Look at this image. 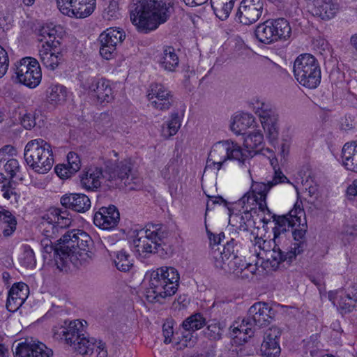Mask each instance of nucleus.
Returning a JSON list of instances; mask_svg holds the SVG:
<instances>
[{
  "instance_id": "nucleus-1",
  "label": "nucleus",
  "mask_w": 357,
  "mask_h": 357,
  "mask_svg": "<svg viewBox=\"0 0 357 357\" xmlns=\"http://www.w3.org/2000/svg\"><path fill=\"white\" fill-rule=\"evenodd\" d=\"M172 11V0H132L130 5L132 23L144 33L166 22Z\"/></svg>"
},
{
  "instance_id": "nucleus-2",
  "label": "nucleus",
  "mask_w": 357,
  "mask_h": 357,
  "mask_svg": "<svg viewBox=\"0 0 357 357\" xmlns=\"http://www.w3.org/2000/svg\"><path fill=\"white\" fill-rule=\"evenodd\" d=\"M61 245L56 250V257L62 260L68 259L75 266L82 265L91 259L93 252L91 249L93 242L91 236L82 230H72L67 231L61 237Z\"/></svg>"
},
{
  "instance_id": "nucleus-3",
  "label": "nucleus",
  "mask_w": 357,
  "mask_h": 357,
  "mask_svg": "<svg viewBox=\"0 0 357 357\" xmlns=\"http://www.w3.org/2000/svg\"><path fill=\"white\" fill-rule=\"evenodd\" d=\"M180 275L172 266H162L150 273L149 287L146 290L147 300L151 303L162 301L174 295L179 285Z\"/></svg>"
},
{
  "instance_id": "nucleus-4",
  "label": "nucleus",
  "mask_w": 357,
  "mask_h": 357,
  "mask_svg": "<svg viewBox=\"0 0 357 357\" xmlns=\"http://www.w3.org/2000/svg\"><path fill=\"white\" fill-rule=\"evenodd\" d=\"M133 164L130 159L114 162L107 160L105 162L103 178L108 182L112 188L129 187V190H135L141 187L140 178L135 177L132 174Z\"/></svg>"
},
{
  "instance_id": "nucleus-5",
  "label": "nucleus",
  "mask_w": 357,
  "mask_h": 357,
  "mask_svg": "<svg viewBox=\"0 0 357 357\" xmlns=\"http://www.w3.org/2000/svg\"><path fill=\"white\" fill-rule=\"evenodd\" d=\"M168 231L160 224H149L146 229L141 230L140 236L133 241L135 248L141 254H158L165 257L167 252L164 248V239L168 236Z\"/></svg>"
},
{
  "instance_id": "nucleus-6",
  "label": "nucleus",
  "mask_w": 357,
  "mask_h": 357,
  "mask_svg": "<svg viewBox=\"0 0 357 357\" xmlns=\"http://www.w3.org/2000/svg\"><path fill=\"white\" fill-rule=\"evenodd\" d=\"M24 158L29 167L38 174L48 172L54 164L51 145L40 138L31 140L26 144Z\"/></svg>"
},
{
  "instance_id": "nucleus-7",
  "label": "nucleus",
  "mask_w": 357,
  "mask_h": 357,
  "mask_svg": "<svg viewBox=\"0 0 357 357\" xmlns=\"http://www.w3.org/2000/svg\"><path fill=\"white\" fill-rule=\"evenodd\" d=\"M293 72L297 82L306 88L315 89L320 84V67L312 54L298 56L294 61Z\"/></svg>"
},
{
  "instance_id": "nucleus-8",
  "label": "nucleus",
  "mask_w": 357,
  "mask_h": 357,
  "mask_svg": "<svg viewBox=\"0 0 357 357\" xmlns=\"http://www.w3.org/2000/svg\"><path fill=\"white\" fill-rule=\"evenodd\" d=\"M304 215V210L300 206L296 204L294 208L287 215L278 217L274 215L273 216L275 222V226L273 228V239L266 241L259 238L257 241V244H259V248L264 251V257H266V252L268 250H271L273 242L276 243L275 240L281 234L289 231V228H292L296 225L298 226L301 225V218Z\"/></svg>"
},
{
  "instance_id": "nucleus-9",
  "label": "nucleus",
  "mask_w": 357,
  "mask_h": 357,
  "mask_svg": "<svg viewBox=\"0 0 357 357\" xmlns=\"http://www.w3.org/2000/svg\"><path fill=\"white\" fill-rule=\"evenodd\" d=\"M15 66V74L20 83L29 88H35L40 84L42 73L39 63L36 59L23 58Z\"/></svg>"
},
{
  "instance_id": "nucleus-10",
  "label": "nucleus",
  "mask_w": 357,
  "mask_h": 357,
  "mask_svg": "<svg viewBox=\"0 0 357 357\" xmlns=\"http://www.w3.org/2000/svg\"><path fill=\"white\" fill-rule=\"evenodd\" d=\"M289 183L288 178L280 170L275 171V176L272 181L267 183L263 182H252L251 191L246 192L239 200L238 204L243 206L245 204H254L257 198L266 199V195L270 189L278 183Z\"/></svg>"
},
{
  "instance_id": "nucleus-11",
  "label": "nucleus",
  "mask_w": 357,
  "mask_h": 357,
  "mask_svg": "<svg viewBox=\"0 0 357 357\" xmlns=\"http://www.w3.org/2000/svg\"><path fill=\"white\" fill-rule=\"evenodd\" d=\"M126 38L124 31L119 28L110 27L102 32L98 37L100 54L105 59H111L116 54V47Z\"/></svg>"
},
{
  "instance_id": "nucleus-12",
  "label": "nucleus",
  "mask_w": 357,
  "mask_h": 357,
  "mask_svg": "<svg viewBox=\"0 0 357 357\" xmlns=\"http://www.w3.org/2000/svg\"><path fill=\"white\" fill-rule=\"evenodd\" d=\"M255 113L259 116L264 129L270 141H275L279 135L278 114L274 107L264 102H257Z\"/></svg>"
},
{
  "instance_id": "nucleus-13",
  "label": "nucleus",
  "mask_w": 357,
  "mask_h": 357,
  "mask_svg": "<svg viewBox=\"0 0 357 357\" xmlns=\"http://www.w3.org/2000/svg\"><path fill=\"white\" fill-rule=\"evenodd\" d=\"M266 11L264 0H242L236 13L240 23L251 25L257 22Z\"/></svg>"
},
{
  "instance_id": "nucleus-14",
  "label": "nucleus",
  "mask_w": 357,
  "mask_h": 357,
  "mask_svg": "<svg viewBox=\"0 0 357 357\" xmlns=\"http://www.w3.org/2000/svg\"><path fill=\"white\" fill-rule=\"evenodd\" d=\"M303 252V244L302 243H294L290 250L284 253L276 243L273 242L271 250H268L266 252V257H262V258H265L272 268L276 270L282 262L286 261L289 264H291L296 257Z\"/></svg>"
},
{
  "instance_id": "nucleus-15",
  "label": "nucleus",
  "mask_w": 357,
  "mask_h": 357,
  "mask_svg": "<svg viewBox=\"0 0 357 357\" xmlns=\"http://www.w3.org/2000/svg\"><path fill=\"white\" fill-rule=\"evenodd\" d=\"M83 88L89 91L92 98L98 102L102 104L111 102L113 98V92L109 82L104 79L91 77L82 84Z\"/></svg>"
},
{
  "instance_id": "nucleus-16",
  "label": "nucleus",
  "mask_w": 357,
  "mask_h": 357,
  "mask_svg": "<svg viewBox=\"0 0 357 357\" xmlns=\"http://www.w3.org/2000/svg\"><path fill=\"white\" fill-rule=\"evenodd\" d=\"M226 153V155L224 157V160H241L243 157H246L245 155L241 153L238 149V144L231 140L221 141L216 143L211 150L207 160L206 168H212L214 167L212 164V161L218 160V155L216 153Z\"/></svg>"
},
{
  "instance_id": "nucleus-17",
  "label": "nucleus",
  "mask_w": 357,
  "mask_h": 357,
  "mask_svg": "<svg viewBox=\"0 0 357 357\" xmlns=\"http://www.w3.org/2000/svg\"><path fill=\"white\" fill-rule=\"evenodd\" d=\"M274 315V310L268 303L257 302L250 307L247 317L244 319L247 324L261 328L268 325Z\"/></svg>"
},
{
  "instance_id": "nucleus-18",
  "label": "nucleus",
  "mask_w": 357,
  "mask_h": 357,
  "mask_svg": "<svg viewBox=\"0 0 357 357\" xmlns=\"http://www.w3.org/2000/svg\"><path fill=\"white\" fill-rule=\"evenodd\" d=\"M60 44L59 40H51V43L46 41V46L43 45L39 51L41 63L50 70H55L63 60V55L58 47Z\"/></svg>"
},
{
  "instance_id": "nucleus-19",
  "label": "nucleus",
  "mask_w": 357,
  "mask_h": 357,
  "mask_svg": "<svg viewBox=\"0 0 357 357\" xmlns=\"http://www.w3.org/2000/svg\"><path fill=\"white\" fill-rule=\"evenodd\" d=\"M15 357H50L53 354L51 349L42 342H36L31 339L18 344L15 349Z\"/></svg>"
},
{
  "instance_id": "nucleus-20",
  "label": "nucleus",
  "mask_w": 357,
  "mask_h": 357,
  "mask_svg": "<svg viewBox=\"0 0 357 357\" xmlns=\"http://www.w3.org/2000/svg\"><path fill=\"white\" fill-rule=\"evenodd\" d=\"M119 220V212L114 205L101 207L93 217L94 224L102 229H110L115 227Z\"/></svg>"
},
{
  "instance_id": "nucleus-21",
  "label": "nucleus",
  "mask_w": 357,
  "mask_h": 357,
  "mask_svg": "<svg viewBox=\"0 0 357 357\" xmlns=\"http://www.w3.org/2000/svg\"><path fill=\"white\" fill-rule=\"evenodd\" d=\"M61 204L65 208L77 213H85L91 208V202L89 197L82 193L66 194L61 197Z\"/></svg>"
},
{
  "instance_id": "nucleus-22",
  "label": "nucleus",
  "mask_w": 357,
  "mask_h": 357,
  "mask_svg": "<svg viewBox=\"0 0 357 357\" xmlns=\"http://www.w3.org/2000/svg\"><path fill=\"white\" fill-rule=\"evenodd\" d=\"M264 141L263 135L258 131L253 132L248 134L244 138L243 145L245 149H243L239 145L238 149H240L242 154L245 155L246 157H243L241 160H236L241 164H244L246 160L252 158L259 151L262 149Z\"/></svg>"
},
{
  "instance_id": "nucleus-23",
  "label": "nucleus",
  "mask_w": 357,
  "mask_h": 357,
  "mask_svg": "<svg viewBox=\"0 0 357 357\" xmlns=\"http://www.w3.org/2000/svg\"><path fill=\"white\" fill-rule=\"evenodd\" d=\"M240 244L234 238H231L224 245L222 252L219 248L213 251V258L214 259V265L218 269H226V262L234 255H237Z\"/></svg>"
},
{
  "instance_id": "nucleus-24",
  "label": "nucleus",
  "mask_w": 357,
  "mask_h": 357,
  "mask_svg": "<svg viewBox=\"0 0 357 357\" xmlns=\"http://www.w3.org/2000/svg\"><path fill=\"white\" fill-rule=\"evenodd\" d=\"M311 13L323 20H328L337 14L339 6L334 0H312Z\"/></svg>"
},
{
  "instance_id": "nucleus-25",
  "label": "nucleus",
  "mask_w": 357,
  "mask_h": 357,
  "mask_svg": "<svg viewBox=\"0 0 357 357\" xmlns=\"http://www.w3.org/2000/svg\"><path fill=\"white\" fill-rule=\"evenodd\" d=\"M328 298L334 305L337 302V305L343 313L351 312L357 301V296H351L350 294L343 290L330 291Z\"/></svg>"
},
{
  "instance_id": "nucleus-26",
  "label": "nucleus",
  "mask_w": 357,
  "mask_h": 357,
  "mask_svg": "<svg viewBox=\"0 0 357 357\" xmlns=\"http://www.w3.org/2000/svg\"><path fill=\"white\" fill-rule=\"evenodd\" d=\"M157 61L165 70L173 72L178 66L179 59L173 47L165 46L162 53L158 56Z\"/></svg>"
},
{
  "instance_id": "nucleus-27",
  "label": "nucleus",
  "mask_w": 357,
  "mask_h": 357,
  "mask_svg": "<svg viewBox=\"0 0 357 357\" xmlns=\"http://www.w3.org/2000/svg\"><path fill=\"white\" fill-rule=\"evenodd\" d=\"M342 164L347 169L357 172V143H346L342 150Z\"/></svg>"
},
{
  "instance_id": "nucleus-28",
  "label": "nucleus",
  "mask_w": 357,
  "mask_h": 357,
  "mask_svg": "<svg viewBox=\"0 0 357 357\" xmlns=\"http://www.w3.org/2000/svg\"><path fill=\"white\" fill-rule=\"evenodd\" d=\"M103 174L102 168L89 169L80 176L81 185L87 190L98 188L100 185L99 179L100 178H103Z\"/></svg>"
},
{
  "instance_id": "nucleus-29",
  "label": "nucleus",
  "mask_w": 357,
  "mask_h": 357,
  "mask_svg": "<svg viewBox=\"0 0 357 357\" xmlns=\"http://www.w3.org/2000/svg\"><path fill=\"white\" fill-rule=\"evenodd\" d=\"M254 123L255 119L252 115L244 113L234 116L230 128L236 135H244L246 130L253 126Z\"/></svg>"
},
{
  "instance_id": "nucleus-30",
  "label": "nucleus",
  "mask_w": 357,
  "mask_h": 357,
  "mask_svg": "<svg viewBox=\"0 0 357 357\" xmlns=\"http://www.w3.org/2000/svg\"><path fill=\"white\" fill-rule=\"evenodd\" d=\"M273 30L270 20H267L256 26L254 36L261 43L271 44L275 42Z\"/></svg>"
},
{
  "instance_id": "nucleus-31",
  "label": "nucleus",
  "mask_w": 357,
  "mask_h": 357,
  "mask_svg": "<svg viewBox=\"0 0 357 357\" xmlns=\"http://www.w3.org/2000/svg\"><path fill=\"white\" fill-rule=\"evenodd\" d=\"M82 326V323L78 320L70 321L68 328H61V338H63L66 342L70 346H75L79 339L83 335L78 328Z\"/></svg>"
},
{
  "instance_id": "nucleus-32",
  "label": "nucleus",
  "mask_w": 357,
  "mask_h": 357,
  "mask_svg": "<svg viewBox=\"0 0 357 357\" xmlns=\"http://www.w3.org/2000/svg\"><path fill=\"white\" fill-rule=\"evenodd\" d=\"M271 26L274 31L275 41L288 39L291 33L289 22L284 18L270 20Z\"/></svg>"
},
{
  "instance_id": "nucleus-33",
  "label": "nucleus",
  "mask_w": 357,
  "mask_h": 357,
  "mask_svg": "<svg viewBox=\"0 0 357 357\" xmlns=\"http://www.w3.org/2000/svg\"><path fill=\"white\" fill-rule=\"evenodd\" d=\"M17 220L11 212L0 207V229L4 236H10L16 229Z\"/></svg>"
},
{
  "instance_id": "nucleus-34",
  "label": "nucleus",
  "mask_w": 357,
  "mask_h": 357,
  "mask_svg": "<svg viewBox=\"0 0 357 357\" xmlns=\"http://www.w3.org/2000/svg\"><path fill=\"white\" fill-rule=\"evenodd\" d=\"M225 262H226V269L224 270L236 275L242 273L245 269L249 270L251 273H254L256 271L255 267L252 266L251 264L245 263L238 255L229 258Z\"/></svg>"
},
{
  "instance_id": "nucleus-35",
  "label": "nucleus",
  "mask_w": 357,
  "mask_h": 357,
  "mask_svg": "<svg viewBox=\"0 0 357 357\" xmlns=\"http://www.w3.org/2000/svg\"><path fill=\"white\" fill-rule=\"evenodd\" d=\"M255 331V328L251 324H247V321L243 319L241 324L233 329L234 342L239 344L246 342L248 339L254 335Z\"/></svg>"
},
{
  "instance_id": "nucleus-36",
  "label": "nucleus",
  "mask_w": 357,
  "mask_h": 357,
  "mask_svg": "<svg viewBox=\"0 0 357 357\" xmlns=\"http://www.w3.org/2000/svg\"><path fill=\"white\" fill-rule=\"evenodd\" d=\"M66 88L61 84H52L46 91V99L52 105L60 104L66 98Z\"/></svg>"
},
{
  "instance_id": "nucleus-37",
  "label": "nucleus",
  "mask_w": 357,
  "mask_h": 357,
  "mask_svg": "<svg viewBox=\"0 0 357 357\" xmlns=\"http://www.w3.org/2000/svg\"><path fill=\"white\" fill-rule=\"evenodd\" d=\"M61 238L58 241V243L54 246L52 245V241L50 239H43L41 241V245L43 248V251L47 255H49L50 256V254L53 252V256H54V260L55 262V265L56 266V268L62 271L63 268L67 266L68 263V259H66V260H62V259H59L58 257H56V256H59L58 255H56V250L60 247L61 245Z\"/></svg>"
},
{
  "instance_id": "nucleus-38",
  "label": "nucleus",
  "mask_w": 357,
  "mask_h": 357,
  "mask_svg": "<svg viewBox=\"0 0 357 357\" xmlns=\"http://www.w3.org/2000/svg\"><path fill=\"white\" fill-rule=\"evenodd\" d=\"M181 127V119L177 112L172 113L170 120L162 126L161 135L165 139H169L178 132Z\"/></svg>"
},
{
  "instance_id": "nucleus-39",
  "label": "nucleus",
  "mask_w": 357,
  "mask_h": 357,
  "mask_svg": "<svg viewBox=\"0 0 357 357\" xmlns=\"http://www.w3.org/2000/svg\"><path fill=\"white\" fill-rule=\"evenodd\" d=\"M147 98L149 100L155 99H164L174 100L173 95L171 91L168 90L163 85L158 83L152 84L148 91Z\"/></svg>"
},
{
  "instance_id": "nucleus-40",
  "label": "nucleus",
  "mask_w": 357,
  "mask_h": 357,
  "mask_svg": "<svg viewBox=\"0 0 357 357\" xmlns=\"http://www.w3.org/2000/svg\"><path fill=\"white\" fill-rule=\"evenodd\" d=\"M96 344L97 341L95 339H87L83 334L73 347L81 355H90Z\"/></svg>"
},
{
  "instance_id": "nucleus-41",
  "label": "nucleus",
  "mask_w": 357,
  "mask_h": 357,
  "mask_svg": "<svg viewBox=\"0 0 357 357\" xmlns=\"http://www.w3.org/2000/svg\"><path fill=\"white\" fill-rule=\"evenodd\" d=\"M114 262L116 268L123 272L128 271L132 266L130 255L124 250L115 252Z\"/></svg>"
},
{
  "instance_id": "nucleus-42",
  "label": "nucleus",
  "mask_w": 357,
  "mask_h": 357,
  "mask_svg": "<svg viewBox=\"0 0 357 357\" xmlns=\"http://www.w3.org/2000/svg\"><path fill=\"white\" fill-rule=\"evenodd\" d=\"M225 324L216 320L209 321L206 328L204 330V335L211 340H218L221 338Z\"/></svg>"
},
{
  "instance_id": "nucleus-43",
  "label": "nucleus",
  "mask_w": 357,
  "mask_h": 357,
  "mask_svg": "<svg viewBox=\"0 0 357 357\" xmlns=\"http://www.w3.org/2000/svg\"><path fill=\"white\" fill-rule=\"evenodd\" d=\"M206 325V319L200 313H195L185 319L183 324V329L195 331Z\"/></svg>"
},
{
  "instance_id": "nucleus-44",
  "label": "nucleus",
  "mask_w": 357,
  "mask_h": 357,
  "mask_svg": "<svg viewBox=\"0 0 357 357\" xmlns=\"http://www.w3.org/2000/svg\"><path fill=\"white\" fill-rule=\"evenodd\" d=\"M76 3L79 5H77V8H79V13L75 10V15L73 17L76 18H84L89 16L94 10L96 7V0H77Z\"/></svg>"
},
{
  "instance_id": "nucleus-45",
  "label": "nucleus",
  "mask_w": 357,
  "mask_h": 357,
  "mask_svg": "<svg viewBox=\"0 0 357 357\" xmlns=\"http://www.w3.org/2000/svg\"><path fill=\"white\" fill-rule=\"evenodd\" d=\"M40 36L44 38L48 37L49 39L47 41H50L51 40H54V41L59 40L62 38L63 31L62 28L60 26H55L53 24H47L46 26H43L40 30Z\"/></svg>"
},
{
  "instance_id": "nucleus-46",
  "label": "nucleus",
  "mask_w": 357,
  "mask_h": 357,
  "mask_svg": "<svg viewBox=\"0 0 357 357\" xmlns=\"http://www.w3.org/2000/svg\"><path fill=\"white\" fill-rule=\"evenodd\" d=\"M103 11V17L107 20L118 19L120 16L119 0H106Z\"/></svg>"
},
{
  "instance_id": "nucleus-47",
  "label": "nucleus",
  "mask_w": 357,
  "mask_h": 357,
  "mask_svg": "<svg viewBox=\"0 0 357 357\" xmlns=\"http://www.w3.org/2000/svg\"><path fill=\"white\" fill-rule=\"evenodd\" d=\"M261 352L263 356L266 357H278L280 353L278 341L264 339L261 345Z\"/></svg>"
},
{
  "instance_id": "nucleus-48",
  "label": "nucleus",
  "mask_w": 357,
  "mask_h": 357,
  "mask_svg": "<svg viewBox=\"0 0 357 357\" xmlns=\"http://www.w3.org/2000/svg\"><path fill=\"white\" fill-rule=\"evenodd\" d=\"M77 0H56V4L59 10L65 15L70 17H73L75 15V10L79 13V8H77V5H79L76 3Z\"/></svg>"
},
{
  "instance_id": "nucleus-49",
  "label": "nucleus",
  "mask_w": 357,
  "mask_h": 357,
  "mask_svg": "<svg viewBox=\"0 0 357 357\" xmlns=\"http://www.w3.org/2000/svg\"><path fill=\"white\" fill-rule=\"evenodd\" d=\"M234 0H229V2L222 3L221 5H212L211 7L215 15L221 20H225L229 17L233 7Z\"/></svg>"
},
{
  "instance_id": "nucleus-50",
  "label": "nucleus",
  "mask_w": 357,
  "mask_h": 357,
  "mask_svg": "<svg viewBox=\"0 0 357 357\" xmlns=\"http://www.w3.org/2000/svg\"><path fill=\"white\" fill-rule=\"evenodd\" d=\"M52 217L47 215V218L41 222V227H43V234L47 237V239L54 238L59 233V229L51 220Z\"/></svg>"
},
{
  "instance_id": "nucleus-51",
  "label": "nucleus",
  "mask_w": 357,
  "mask_h": 357,
  "mask_svg": "<svg viewBox=\"0 0 357 357\" xmlns=\"http://www.w3.org/2000/svg\"><path fill=\"white\" fill-rule=\"evenodd\" d=\"M22 264L28 268H32L36 266V260L33 250L29 246L24 247L23 257L21 259Z\"/></svg>"
},
{
  "instance_id": "nucleus-52",
  "label": "nucleus",
  "mask_w": 357,
  "mask_h": 357,
  "mask_svg": "<svg viewBox=\"0 0 357 357\" xmlns=\"http://www.w3.org/2000/svg\"><path fill=\"white\" fill-rule=\"evenodd\" d=\"M29 294V287L24 282L15 283L8 292V295L26 299Z\"/></svg>"
},
{
  "instance_id": "nucleus-53",
  "label": "nucleus",
  "mask_w": 357,
  "mask_h": 357,
  "mask_svg": "<svg viewBox=\"0 0 357 357\" xmlns=\"http://www.w3.org/2000/svg\"><path fill=\"white\" fill-rule=\"evenodd\" d=\"M4 171L9 176V180H12L20 171L19 162L14 158L8 159L3 166Z\"/></svg>"
},
{
  "instance_id": "nucleus-54",
  "label": "nucleus",
  "mask_w": 357,
  "mask_h": 357,
  "mask_svg": "<svg viewBox=\"0 0 357 357\" xmlns=\"http://www.w3.org/2000/svg\"><path fill=\"white\" fill-rule=\"evenodd\" d=\"M68 167L71 169V172H77L81 167V161L78 155L74 152H69L67 155Z\"/></svg>"
},
{
  "instance_id": "nucleus-55",
  "label": "nucleus",
  "mask_w": 357,
  "mask_h": 357,
  "mask_svg": "<svg viewBox=\"0 0 357 357\" xmlns=\"http://www.w3.org/2000/svg\"><path fill=\"white\" fill-rule=\"evenodd\" d=\"M26 299L20 297L8 295L6 301V307L10 312L16 311L24 303Z\"/></svg>"
},
{
  "instance_id": "nucleus-56",
  "label": "nucleus",
  "mask_w": 357,
  "mask_h": 357,
  "mask_svg": "<svg viewBox=\"0 0 357 357\" xmlns=\"http://www.w3.org/2000/svg\"><path fill=\"white\" fill-rule=\"evenodd\" d=\"M149 102L153 108L161 111H165L168 110L172 106L174 101L164 100L162 98H155L154 100H149Z\"/></svg>"
},
{
  "instance_id": "nucleus-57",
  "label": "nucleus",
  "mask_w": 357,
  "mask_h": 357,
  "mask_svg": "<svg viewBox=\"0 0 357 357\" xmlns=\"http://www.w3.org/2000/svg\"><path fill=\"white\" fill-rule=\"evenodd\" d=\"M9 65L8 56L6 51L0 46V78L6 73Z\"/></svg>"
},
{
  "instance_id": "nucleus-58",
  "label": "nucleus",
  "mask_w": 357,
  "mask_h": 357,
  "mask_svg": "<svg viewBox=\"0 0 357 357\" xmlns=\"http://www.w3.org/2000/svg\"><path fill=\"white\" fill-rule=\"evenodd\" d=\"M54 172L59 177L62 179L70 178L75 172H71V169L66 164H59L55 166Z\"/></svg>"
},
{
  "instance_id": "nucleus-59",
  "label": "nucleus",
  "mask_w": 357,
  "mask_h": 357,
  "mask_svg": "<svg viewBox=\"0 0 357 357\" xmlns=\"http://www.w3.org/2000/svg\"><path fill=\"white\" fill-rule=\"evenodd\" d=\"M1 191L3 192V197L6 199H10L12 196H14L15 200L19 197L10 180H9L6 184H3L1 186Z\"/></svg>"
},
{
  "instance_id": "nucleus-60",
  "label": "nucleus",
  "mask_w": 357,
  "mask_h": 357,
  "mask_svg": "<svg viewBox=\"0 0 357 357\" xmlns=\"http://www.w3.org/2000/svg\"><path fill=\"white\" fill-rule=\"evenodd\" d=\"M183 332L182 333V339L181 340L179 344L181 347H192L194 343L195 340L193 338L192 335V331L183 329Z\"/></svg>"
},
{
  "instance_id": "nucleus-61",
  "label": "nucleus",
  "mask_w": 357,
  "mask_h": 357,
  "mask_svg": "<svg viewBox=\"0 0 357 357\" xmlns=\"http://www.w3.org/2000/svg\"><path fill=\"white\" fill-rule=\"evenodd\" d=\"M281 333V330L278 327L272 326L266 331L264 339L267 340L278 341Z\"/></svg>"
},
{
  "instance_id": "nucleus-62",
  "label": "nucleus",
  "mask_w": 357,
  "mask_h": 357,
  "mask_svg": "<svg viewBox=\"0 0 357 357\" xmlns=\"http://www.w3.org/2000/svg\"><path fill=\"white\" fill-rule=\"evenodd\" d=\"M52 222H54L56 225L58 229H63L69 227L71 225L72 219L70 217L68 218H59L53 217L51 218Z\"/></svg>"
},
{
  "instance_id": "nucleus-63",
  "label": "nucleus",
  "mask_w": 357,
  "mask_h": 357,
  "mask_svg": "<svg viewBox=\"0 0 357 357\" xmlns=\"http://www.w3.org/2000/svg\"><path fill=\"white\" fill-rule=\"evenodd\" d=\"M21 123L25 129L30 130L36 125L35 119H33L31 114H25L21 120Z\"/></svg>"
},
{
  "instance_id": "nucleus-64",
  "label": "nucleus",
  "mask_w": 357,
  "mask_h": 357,
  "mask_svg": "<svg viewBox=\"0 0 357 357\" xmlns=\"http://www.w3.org/2000/svg\"><path fill=\"white\" fill-rule=\"evenodd\" d=\"M162 333L165 337L164 342L167 344L172 342V337L174 335L173 327L169 325L164 324L162 327Z\"/></svg>"
}]
</instances>
